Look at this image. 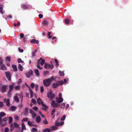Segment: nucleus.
Returning <instances> with one entry per match:
<instances>
[{
    "instance_id": "nucleus-1",
    "label": "nucleus",
    "mask_w": 132,
    "mask_h": 132,
    "mask_svg": "<svg viewBox=\"0 0 132 132\" xmlns=\"http://www.w3.org/2000/svg\"><path fill=\"white\" fill-rule=\"evenodd\" d=\"M23 97L22 93L21 92L20 94H16V95L14 96V99L15 101L18 102H19V98L20 99H21V102H22L23 100Z\"/></svg>"
},
{
    "instance_id": "nucleus-2",
    "label": "nucleus",
    "mask_w": 132,
    "mask_h": 132,
    "mask_svg": "<svg viewBox=\"0 0 132 132\" xmlns=\"http://www.w3.org/2000/svg\"><path fill=\"white\" fill-rule=\"evenodd\" d=\"M54 77L52 76L50 78L44 80L43 81L44 85L46 86H49L51 84V82L54 80Z\"/></svg>"
},
{
    "instance_id": "nucleus-3",
    "label": "nucleus",
    "mask_w": 132,
    "mask_h": 132,
    "mask_svg": "<svg viewBox=\"0 0 132 132\" xmlns=\"http://www.w3.org/2000/svg\"><path fill=\"white\" fill-rule=\"evenodd\" d=\"M59 97H56V102L57 103H61L63 101V99L62 98V94L60 93L59 94Z\"/></svg>"
},
{
    "instance_id": "nucleus-4",
    "label": "nucleus",
    "mask_w": 132,
    "mask_h": 132,
    "mask_svg": "<svg viewBox=\"0 0 132 132\" xmlns=\"http://www.w3.org/2000/svg\"><path fill=\"white\" fill-rule=\"evenodd\" d=\"M47 96L49 98L52 100L54 98L55 95L54 94L52 93V90H51L47 93Z\"/></svg>"
},
{
    "instance_id": "nucleus-5",
    "label": "nucleus",
    "mask_w": 132,
    "mask_h": 132,
    "mask_svg": "<svg viewBox=\"0 0 132 132\" xmlns=\"http://www.w3.org/2000/svg\"><path fill=\"white\" fill-rule=\"evenodd\" d=\"M5 115V114L3 112H1L0 113V125L1 126H5L6 124V123L5 122H4L3 123L2 122V121H1L2 117L4 116Z\"/></svg>"
},
{
    "instance_id": "nucleus-6",
    "label": "nucleus",
    "mask_w": 132,
    "mask_h": 132,
    "mask_svg": "<svg viewBox=\"0 0 132 132\" xmlns=\"http://www.w3.org/2000/svg\"><path fill=\"white\" fill-rule=\"evenodd\" d=\"M6 86H2L0 85V91L2 93H4L5 92L6 90Z\"/></svg>"
},
{
    "instance_id": "nucleus-7",
    "label": "nucleus",
    "mask_w": 132,
    "mask_h": 132,
    "mask_svg": "<svg viewBox=\"0 0 132 132\" xmlns=\"http://www.w3.org/2000/svg\"><path fill=\"white\" fill-rule=\"evenodd\" d=\"M53 65H51L49 64H47L46 63L45 64L44 67L46 69H49L50 68L51 69H52L53 68Z\"/></svg>"
},
{
    "instance_id": "nucleus-8",
    "label": "nucleus",
    "mask_w": 132,
    "mask_h": 132,
    "mask_svg": "<svg viewBox=\"0 0 132 132\" xmlns=\"http://www.w3.org/2000/svg\"><path fill=\"white\" fill-rule=\"evenodd\" d=\"M51 104L54 108L57 107L59 105L58 103H56L55 101L54 100H53L52 101Z\"/></svg>"
},
{
    "instance_id": "nucleus-9",
    "label": "nucleus",
    "mask_w": 132,
    "mask_h": 132,
    "mask_svg": "<svg viewBox=\"0 0 132 132\" xmlns=\"http://www.w3.org/2000/svg\"><path fill=\"white\" fill-rule=\"evenodd\" d=\"M30 113L32 116V118H34L36 116V115L35 113V112L32 109H30L29 110Z\"/></svg>"
},
{
    "instance_id": "nucleus-10",
    "label": "nucleus",
    "mask_w": 132,
    "mask_h": 132,
    "mask_svg": "<svg viewBox=\"0 0 132 132\" xmlns=\"http://www.w3.org/2000/svg\"><path fill=\"white\" fill-rule=\"evenodd\" d=\"M5 74L7 77L8 79V80L9 81L11 80V75L10 72H5Z\"/></svg>"
},
{
    "instance_id": "nucleus-11",
    "label": "nucleus",
    "mask_w": 132,
    "mask_h": 132,
    "mask_svg": "<svg viewBox=\"0 0 132 132\" xmlns=\"http://www.w3.org/2000/svg\"><path fill=\"white\" fill-rule=\"evenodd\" d=\"M4 102V103H6V105L8 106H9L10 105V100L9 98H7V99H4L3 100Z\"/></svg>"
},
{
    "instance_id": "nucleus-12",
    "label": "nucleus",
    "mask_w": 132,
    "mask_h": 132,
    "mask_svg": "<svg viewBox=\"0 0 132 132\" xmlns=\"http://www.w3.org/2000/svg\"><path fill=\"white\" fill-rule=\"evenodd\" d=\"M41 120L40 117L39 116H37L35 119L36 122L37 123H39L40 122Z\"/></svg>"
},
{
    "instance_id": "nucleus-13",
    "label": "nucleus",
    "mask_w": 132,
    "mask_h": 132,
    "mask_svg": "<svg viewBox=\"0 0 132 132\" xmlns=\"http://www.w3.org/2000/svg\"><path fill=\"white\" fill-rule=\"evenodd\" d=\"M39 60V62L40 61L41 65L42 66L43 65L45 62V60L44 59H42L41 58H40L39 60Z\"/></svg>"
},
{
    "instance_id": "nucleus-14",
    "label": "nucleus",
    "mask_w": 132,
    "mask_h": 132,
    "mask_svg": "<svg viewBox=\"0 0 132 132\" xmlns=\"http://www.w3.org/2000/svg\"><path fill=\"white\" fill-rule=\"evenodd\" d=\"M23 130H21L20 127L17 128L15 130V132H22Z\"/></svg>"
},
{
    "instance_id": "nucleus-15",
    "label": "nucleus",
    "mask_w": 132,
    "mask_h": 132,
    "mask_svg": "<svg viewBox=\"0 0 132 132\" xmlns=\"http://www.w3.org/2000/svg\"><path fill=\"white\" fill-rule=\"evenodd\" d=\"M31 42L33 44L36 43L38 44L39 43V41L38 40H36L35 39H33L31 41Z\"/></svg>"
},
{
    "instance_id": "nucleus-16",
    "label": "nucleus",
    "mask_w": 132,
    "mask_h": 132,
    "mask_svg": "<svg viewBox=\"0 0 132 132\" xmlns=\"http://www.w3.org/2000/svg\"><path fill=\"white\" fill-rule=\"evenodd\" d=\"M34 71L36 75L37 76H39V73L38 70L37 69H35L34 70Z\"/></svg>"
},
{
    "instance_id": "nucleus-17",
    "label": "nucleus",
    "mask_w": 132,
    "mask_h": 132,
    "mask_svg": "<svg viewBox=\"0 0 132 132\" xmlns=\"http://www.w3.org/2000/svg\"><path fill=\"white\" fill-rule=\"evenodd\" d=\"M0 66H1V68H0V70L1 69L2 70H6V68L5 65H0Z\"/></svg>"
},
{
    "instance_id": "nucleus-18",
    "label": "nucleus",
    "mask_w": 132,
    "mask_h": 132,
    "mask_svg": "<svg viewBox=\"0 0 132 132\" xmlns=\"http://www.w3.org/2000/svg\"><path fill=\"white\" fill-rule=\"evenodd\" d=\"M64 122L63 121H61L60 122H56L55 123V126H58L60 125H62L64 124Z\"/></svg>"
},
{
    "instance_id": "nucleus-19",
    "label": "nucleus",
    "mask_w": 132,
    "mask_h": 132,
    "mask_svg": "<svg viewBox=\"0 0 132 132\" xmlns=\"http://www.w3.org/2000/svg\"><path fill=\"white\" fill-rule=\"evenodd\" d=\"M8 119V117H5V118H4L3 119H1V121H2V122L3 123H4L5 122L6 123V121Z\"/></svg>"
},
{
    "instance_id": "nucleus-20",
    "label": "nucleus",
    "mask_w": 132,
    "mask_h": 132,
    "mask_svg": "<svg viewBox=\"0 0 132 132\" xmlns=\"http://www.w3.org/2000/svg\"><path fill=\"white\" fill-rule=\"evenodd\" d=\"M37 103L39 104H41V105L42 104V102H43L41 100L40 98H38L37 100Z\"/></svg>"
},
{
    "instance_id": "nucleus-21",
    "label": "nucleus",
    "mask_w": 132,
    "mask_h": 132,
    "mask_svg": "<svg viewBox=\"0 0 132 132\" xmlns=\"http://www.w3.org/2000/svg\"><path fill=\"white\" fill-rule=\"evenodd\" d=\"M59 86L57 82L56 83H53L52 84V87L54 88H56Z\"/></svg>"
},
{
    "instance_id": "nucleus-22",
    "label": "nucleus",
    "mask_w": 132,
    "mask_h": 132,
    "mask_svg": "<svg viewBox=\"0 0 132 132\" xmlns=\"http://www.w3.org/2000/svg\"><path fill=\"white\" fill-rule=\"evenodd\" d=\"M18 68L19 70L20 71H22L23 70V67L20 64H19L18 65Z\"/></svg>"
},
{
    "instance_id": "nucleus-23",
    "label": "nucleus",
    "mask_w": 132,
    "mask_h": 132,
    "mask_svg": "<svg viewBox=\"0 0 132 132\" xmlns=\"http://www.w3.org/2000/svg\"><path fill=\"white\" fill-rule=\"evenodd\" d=\"M42 106L43 107V109H47L48 108L47 106L45 105L44 104L43 102H42Z\"/></svg>"
},
{
    "instance_id": "nucleus-24",
    "label": "nucleus",
    "mask_w": 132,
    "mask_h": 132,
    "mask_svg": "<svg viewBox=\"0 0 132 132\" xmlns=\"http://www.w3.org/2000/svg\"><path fill=\"white\" fill-rule=\"evenodd\" d=\"M12 67L13 69V70L15 71H16L17 70V69L16 66L15 65H12Z\"/></svg>"
},
{
    "instance_id": "nucleus-25",
    "label": "nucleus",
    "mask_w": 132,
    "mask_h": 132,
    "mask_svg": "<svg viewBox=\"0 0 132 132\" xmlns=\"http://www.w3.org/2000/svg\"><path fill=\"white\" fill-rule=\"evenodd\" d=\"M21 7L24 9H26L28 8V6L25 4H23L22 5Z\"/></svg>"
},
{
    "instance_id": "nucleus-26",
    "label": "nucleus",
    "mask_w": 132,
    "mask_h": 132,
    "mask_svg": "<svg viewBox=\"0 0 132 132\" xmlns=\"http://www.w3.org/2000/svg\"><path fill=\"white\" fill-rule=\"evenodd\" d=\"M39 60H38L37 61V68L39 70H41L43 68L42 67H40L39 65Z\"/></svg>"
},
{
    "instance_id": "nucleus-27",
    "label": "nucleus",
    "mask_w": 132,
    "mask_h": 132,
    "mask_svg": "<svg viewBox=\"0 0 132 132\" xmlns=\"http://www.w3.org/2000/svg\"><path fill=\"white\" fill-rule=\"evenodd\" d=\"M16 109V107L14 106H11L10 108H9V109L11 111H14Z\"/></svg>"
},
{
    "instance_id": "nucleus-28",
    "label": "nucleus",
    "mask_w": 132,
    "mask_h": 132,
    "mask_svg": "<svg viewBox=\"0 0 132 132\" xmlns=\"http://www.w3.org/2000/svg\"><path fill=\"white\" fill-rule=\"evenodd\" d=\"M11 57L10 56L6 57L5 58V60L6 62H9L10 61Z\"/></svg>"
},
{
    "instance_id": "nucleus-29",
    "label": "nucleus",
    "mask_w": 132,
    "mask_h": 132,
    "mask_svg": "<svg viewBox=\"0 0 132 132\" xmlns=\"http://www.w3.org/2000/svg\"><path fill=\"white\" fill-rule=\"evenodd\" d=\"M31 72H29L26 73V75L27 77V78L29 77L30 76Z\"/></svg>"
},
{
    "instance_id": "nucleus-30",
    "label": "nucleus",
    "mask_w": 132,
    "mask_h": 132,
    "mask_svg": "<svg viewBox=\"0 0 132 132\" xmlns=\"http://www.w3.org/2000/svg\"><path fill=\"white\" fill-rule=\"evenodd\" d=\"M43 132H50L51 130L48 128H46L43 130Z\"/></svg>"
},
{
    "instance_id": "nucleus-31",
    "label": "nucleus",
    "mask_w": 132,
    "mask_h": 132,
    "mask_svg": "<svg viewBox=\"0 0 132 132\" xmlns=\"http://www.w3.org/2000/svg\"><path fill=\"white\" fill-rule=\"evenodd\" d=\"M14 127H15L13 125V124H11V125L10 130L11 131H12V130H13L14 129Z\"/></svg>"
},
{
    "instance_id": "nucleus-32",
    "label": "nucleus",
    "mask_w": 132,
    "mask_h": 132,
    "mask_svg": "<svg viewBox=\"0 0 132 132\" xmlns=\"http://www.w3.org/2000/svg\"><path fill=\"white\" fill-rule=\"evenodd\" d=\"M22 129L21 130H23L26 129V128L25 126V125L23 123H22Z\"/></svg>"
},
{
    "instance_id": "nucleus-33",
    "label": "nucleus",
    "mask_w": 132,
    "mask_h": 132,
    "mask_svg": "<svg viewBox=\"0 0 132 132\" xmlns=\"http://www.w3.org/2000/svg\"><path fill=\"white\" fill-rule=\"evenodd\" d=\"M57 128L56 126H53L51 128V130L53 131L57 130Z\"/></svg>"
},
{
    "instance_id": "nucleus-34",
    "label": "nucleus",
    "mask_w": 132,
    "mask_h": 132,
    "mask_svg": "<svg viewBox=\"0 0 132 132\" xmlns=\"http://www.w3.org/2000/svg\"><path fill=\"white\" fill-rule=\"evenodd\" d=\"M65 104V103H61L60 105V107L62 108H64Z\"/></svg>"
},
{
    "instance_id": "nucleus-35",
    "label": "nucleus",
    "mask_w": 132,
    "mask_h": 132,
    "mask_svg": "<svg viewBox=\"0 0 132 132\" xmlns=\"http://www.w3.org/2000/svg\"><path fill=\"white\" fill-rule=\"evenodd\" d=\"M59 85H61L63 84V81H59L57 82Z\"/></svg>"
},
{
    "instance_id": "nucleus-36",
    "label": "nucleus",
    "mask_w": 132,
    "mask_h": 132,
    "mask_svg": "<svg viewBox=\"0 0 132 132\" xmlns=\"http://www.w3.org/2000/svg\"><path fill=\"white\" fill-rule=\"evenodd\" d=\"M64 22L66 24H69L70 23V21L68 19H65Z\"/></svg>"
},
{
    "instance_id": "nucleus-37",
    "label": "nucleus",
    "mask_w": 132,
    "mask_h": 132,
    "mask_svg": "<svg viewBox=\"0 0 132 132\" xmlns=\"http://www.w3.org/2000/svg\"><path fill=\"white\" fill-rule=\"evenodd\" d=\"M3 10V7H0V13H1L2 14H3L5 13V12L4 11H2Z\"/></svg>"
},
{
    "instance_id": "nucleus-38",
    "label": "nucleus",
    "mask_w": 132,
    "mask_h": 132,
    "mask_svg": "<svg viewBox=\"0 0 132 132\" xmlns=\"http://www.w3.org/2000/svg\"><path fill=\"white\" fill-rule=\"evenodd\" d=\"M32 108L35 111H37L38 110V108L36 106H35L34 107H33Z\"/></svg>"
},
{
    "instance_id": "nucleus-39",
    "label": "nucleus",
    "mask_w": 132,
    "mask_h": 132,
    "mask_svg": "<svg viewBox=\"0 0 132 132\" xmlns=\"http://www.w3.org/2000/svg\"><path fill=\"white\" fill-rule=\"evenodd\" d=\"M28 120V119L27 118H25L23 119L22 120V122L24 121H27Z\"/></svg>"
},
{
    "instance_id": "nucleus-40",
    "label": "nucleus",
    "mask_w": 132,
    "mask_h": 132,
    "mask_svg": "<svg viewBox=\"0 0 132 132\" xmlns=\"http://www.w3.org/2000/svg\"><path fill=\"white\" fill-rule=\"evenodd\" d=\"M30 92L31 94V97H32L33 96V92L32 91L30 88H29Z\"/></svg>"
},
{
    "instance_id": "nucleus-41",
    "label": "nucleus",
    "mask_w": 132,
    "mask_h": 132,
    "mask_svg": "<svg viewBox=\"0 0 132 132\" xmlns=\"http://www.w3.org/2000/svg\"><path fill=\"white\" fill-rule=\"evenodd\" d=\"M40 92L42 93L44 92V89L43 87L42 86H41L40 87Z\"/></svg>"
},
{
    "instance_id": "nucleus-42",
    "label": "nucleus",
    "mask_w": 132,
    "mask_h": 132,
    "mask_svg": "<svg viewBox=\"0 0 132 132\" xmlns=\"http://www.w3.org/2000/svg\"><path fill=\"white\" fill-rule=\"evenodd\" d=\"M47 24V22L46 21L44 20L42 22V24L44 25H46Z\"/></svg>"
},
{
    "instance_id": "nucleus-43",
    "label": "nucleus",
    "mask_w": 132,
    "mask_h": 132,
    "mask_svg": "<svg viewBox=\"0 0 132 132\" xmlns=\"http://www.w3.org/2000/svg\"><path fill=\"white\" fill-rule=\"evenodd\" d=\"M4 132H9V129L7 127H6L5 128L4 130Z\"/></svg>"
},
{
    "instance_id": "nucleus-44",
    "label": "nucleus",
    "mask_w": 132,
    "mask_h": 132,
    "mask_svg": "<svg viewBox=\"0 0 132 132\" xmlns=\"http://www.w3.org/2000/svg\"><path fill=\"white\" fill-rule=\"evenodd\" d=\"M9 121L10 123H11L12 121V119L11 117H10L9 118Z\"/></svg>"
},
{
    "instance_id": "nucleus-45",
    "label": "nucleus",
    "mask_w": 132,
    "mask_h": 132,
    "mask_svg": "<svg viewBox=\"0 0 132 132\" xmlns=\"http://www.w3.org/2000/svg\"><path fill=\"white\" fill-rule=\"evenodd\" d=\"M14 86V84L12 83L11 85H10L9 86V88L11 89H13V88Z\"/></svg>"
},
{
    "instance_id": "nucleus-46",
    "label": "nucleus",
    "mask_w": 132,
    "mask_h": 132,
    "mask_svg": "<svg viewBox=\"0 0 132 132\" xmlns=\"http://www.w3.org/2000/svg\"><path fill=\"white\" fill-rule=\"evenodd\" d=\"M31 101L34 104H36V101L35 99L32 98L31 100Z\"/></svg>"
},
{
    "instance_id": "nucleus-47",
    "label": "nucleus",
    "mask_w": 132,
    "mask_h": 132,
    "mask_svg": "<svg viewBox=\"0 0 132 132\" xmlns=\"http://www.w3.org/2000/svg\"><path fill=\"white\" fill-rule=\"evenodd\" d=\"M13 125L15 127H17L18 126V124H17V123H16L15 122H14V123L13 124Z\"/></svg>"
},
{
    "instance_id": "nucleus-48",
    "label": "nucleus",
    "mask_w": 132,
    "mask_h": 132,
    "mask_svg": "<svg viewBox=\"0 0 132 132\" xmlns=\"http://www.w3.org/2000/svg\"><path fill=\"white\" fill-rule=\"evenodd\" d=\"M59 73H60V75L62 76H63L64 75V73L63 72L60 71L59 72Z\"/></svg>"
},
{
    "instance_id": "nucleus-49",
    "label": "nucleus",
    "mask_w": 132,
    "mask_h": 132,
    "mask_svg": "<svg viewBox=\"0 0 132 132\" xmlns=\"http://www.w3.org/2000/svg\"><path fill=\"white\" fill-rule=\"evenodd\" d=\"M31 131H32L35 132L36 131H37V129L35 128H33L31 129Z\"/></svg>"
},
{
    "instance_id": "nucleus-50",
    "label": "nucleus",
    "mask_w": 132,
    "mask_h": 132,
    "mask_svg": "<svg viewBox=\"0 0 132 132\" xmlns=\"http://www.w3.org/2000/svg\"><path fill=\"white\" fill-rule=\"evenodd\" d=\"M22 80L21 79H19L18 81L17 82V84H19L21 83V82Z\"/></svg>"
},
{
    "instance_id": "nucleus-51",
    "label": "nucleus",
    "mask_w": 132,
    "mask_h": 132,
    "mask_svg": "<svg viewBox=\"0 0 132 132\" xmlns=\"http://www.w3.org/2000/svg\"><path fill=\"white\" fill-rule=\"evenodd\" d=\"M43 123L45 124L48 123V122L47 121L46 119H45L43 121Z\"/></svg>"
},
{
    "instance_id": "nucleus-52",
    "label": "nucleus",
    "mask_w": 132,
    "mask_h": 132,
    "mask_svg": "<svg viewBox=\"0 0 132 132\" xmlns=\"http://www.w3.org/2000/svg\"><path fill=\"white\" fill-rule=\"evenodd\" d=\"M3 105V102H0V107L2 108Z\"/></svg>"
},
{
    "instance_id": "nucleus-53",
    "label": "nucleus",
    "mask_w": 132,
    "mask_h": 132,
    "mask_svg": "<svg viewBox=\"0 0 132 132\" xmlns=\"http://www.w3.org/2000/svg\"><path fill=\"white\" fill-rule=\"evenodd\" d=\"M18 61L19 63H21V62H22V63L23 62V61L20 59H18Z\"/></svg>"
},
{
    "instance_id": "nucleus-54",
    "label": "nucleus",
    "mask_w": 132,
    "mask_h": 132,
    "mask_svg": "<svg viewBox=\"0 0 132 132\" xmlns=\"http://www.w3.org/2000/svg\"><path fill=\"white\" fill-rule=\"evenodd\" d=\"M65 118V116H63L61 118V120H64Z\"/></svg>"
},
{
    "instance_id": "nucleus-55",
    "label": "nucleus",
    "mask_w": 132,
    "mask_h": 132,
    "mask_svg": "<svg viewBox=\"0 0 132 132\" xmlns=\"http://www.w3.org/2000/svg\"><path fill=\"white\" fill-rule=\"evenodd\" d=\"M20 88V86H17L14 87V89L16 90H18Z\"/></svg>"
},
{
    "instance_id": "nucleus-56",
    "label": "nucleus",
    "mask_w": 132,
    "mask_h": 132,
    "mask_svg": "<svg viewBox=\"0 0 132 132\" xmlns=\"http://www.w3.org/2000/svg\"><path fill=\"white\" fill-rule=\"evenodd\" d=\"M28 124L29 126H32V125L31 122L30 121H28Z\"/></svg>"
},
{
    "instance_id": "nucleus-57",
    "label": "nucleus",
    "mask_w": 132,
    "mask_h": 132,
    "mask_svg": "<svg viewBox=\"0 0 132 132\" xmlns=\"http://www.w3.org/2000/svg\"><path fill=\"white\" fill-rule=\"evenodd\" d=\"M36 51L35 52H33L32 53V56L34 57L35 56V53L36 52Z\"/></svg>"
},
{
    "instance_id": "nucleus-58",
    "label": "nucleus",
    "mask_w": 132,
    "mask_h": 132,
    "mask_svg": "<svg viewBox=\"0 0 132 132\" xmlns=\"http://www.w3.org/2000/svg\"><path fill=\"white\" fill-rule=\"evenodd\" d=\"M18 50L19 52L21 53L22 52H23V49H21V50L20 48V47H19Z\"/></svg>"
},
{
    "instance_id": "nucleus-59",
    "label": "nucleus",
    "mask_w": 132,
    "mask_h": 132,
    "mask_svg": "<svg viewBox=\"0 0 132 132\" xmlns=\"http://www.w3.org/2000/svg\"><path fill=\"white\" fill-rule=\"evenodd\" d=\"M14 119L15 120H18L19 119V118H18V116H17L16 115L14 116Z\"/></svg>"
},
{
    "instance_id": "nucleus-60",
    "label": "nucleus",
    "mask_w": 132,
    "mask_h": 132,
    "mask_svg": "<svg viewBox=\"0 0 132 132\" xmlns=\"http://www.w3.org/2000/svg\"><path fill=\"white\" fill-rule=\"evenodd\" d=\"M56 111V110L55 109H54L53 110H52V115H53V114L54 113L55 111Z\"/></svg>"
},
{
    "instance_id": "nucleus-61",
    "label": "nucleus",
    "mask_w": 132,
    "mask_h": 132,
    "mask_svg": "<svg viewBox=\"0 0 132 132\" xmlns=\"http://www.w3.org/2000/svg\"><path fill=\"white\" fill-rule=\"evenodd\" d=\"M35 86V85L34 83H32L31 84V87L34 88V87Z\"/></svg>"
},
{
    "instance_id": "nucleus-62",
    "label": "nucleus",
    "mask_w": 132,
    "mask_h": 132,
    "mask_svg": "<svg viewBox=\"0 0 132 132\" xmlns=\"http://www.w3.org/2000/svg\"><path fill=\"white\" fill-rule=\"evenodd\" d=\"M20 37L21 38H23L24 37V35L22 34L21 33L20 35Z\"/></svg>"
},
{
    "instance_id": "nucleus-63",
    "label": "nucleus",
    "mask_w": 132,
    "mask_h": 132,
    "mask_svg": "<svg viewBox=\"0 0 132 132\" xmlns=\"http://www.w3.org/2000/svg\"><path fill=\"white\" fill-rule=\"evenodd\" d=\"M38 16H39V18H42L43 17V16L42 15V14H39V15Z\"/></svg>"
},
{
    "instance_id": "nucleus-64",
    "label": "nucleus",
    "mask_w": 132,
    "mask_h": 132,
    "mask_svg": "<svg viewBox=\"0 0 132 132\" xmlns=\"http://www.w3.org/2000/svg\"><path fill=\"white\" fill-rule=\"evenodd\" d=\"M69 105L68 104H67L66 105V106L65 107V109L66 110H67L69 108Z\"/></svg>"
}]
</instances>
